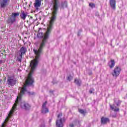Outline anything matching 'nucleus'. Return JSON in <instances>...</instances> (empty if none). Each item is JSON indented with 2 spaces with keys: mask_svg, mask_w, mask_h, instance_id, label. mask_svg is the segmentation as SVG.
<instances>
[{
  "mask_svg": "<svg viewBox=\"0 0 127 127\" xmlns=\"http://www.w3.org/2000/svg\"><path fill=\"white\" fill-rule=\"evenodd\" d=\"M26 52V48L23 47L20 49L19 51L18 52L16 56L17 58V61L19 62H21V60L22 59V55H23V54H25Z\"/></svg>",
  "mask_w": 127,
  "mask_h": 127,
  "instance_id": "nucleus-1",
  "label": "nucleus"
},
{
  "mask_svg": "<svg viewBox=\"0 0 127 127\" xmlns=\"http://www.w3.org/2000/svg\"><path fill=\"white\" fill-rule=\"evenodd\" d=\"M62 117V113H60L58 116V119L56 122L57 127H63V123H64V120L61 118Z\"/></svg>",
  "mask_w": 127,
  "mask_h": 127,
  "instance_id": "nucleus-2",
  "label": "nucleus"
},
{
  "mask_svg": "<svg viewBox=\"0 0 127 127\" xmlns=\"http://www.w3.org/2000/svg\"><path fill=\"white\" fill-rule=\"evenodd\" d=\"M121 67L119 66H116L114 70H113V72L112 73V75L113 77H118L119 75H120V73H121Z\"/></svg>",
  "mask_w": 127,
  "mask_h": 127,
  "instance_id": "nucleus-3",
  "label": "nucleus"
},
{
  "mask_svg": "<svg viewBox=\"0 0 127 127\" xmlns=\"http://www.w3.org/2000/svg\"><path fill=\"white\" fill-rule=\"evenodd\" d=\"M16 83V80L15 78H14V76L9 77L8 78V84L10 86H13V85H15Z\"/></svg>",
  "mask_w": 127,
  "mask_h": 127,
  "instance_id": "nucleus-4",
  "label": "nucleus"
},
{
  "mask_svg": "<svg viewBox=\"0 0 127 127\" xmlns=\"http://www.w3.org/2000/svg\"><path fill=\"white\" fill-rule=\"evenodd\" d=\"M9 0H0V6L2 8H4L6 5H8Z\"/></svg>",
  "mask_w": 127,
  "mask_h": 127,
  "instance_id": "nucleus-5",
  "label": "nucleus"
},
{
  "mask_svg": "<svg viewBox=\"0 0 127 127\" xmlns=\"http://www.w3.org/2000/svg\"><path fill=\"white\" fill-rule=\"evenodd\" d=\"M34 5L36 9L38 10L39 7H40V5H41V0H35Z\"/></svg>",
  "mask_w": 127,
  "mask_h": 127,
  "instance_id": "nucleus-6",
  "label": "nucleus"
},
{
  "mask_svg": "<svg viewBox=\"0 0 127 127\" xmlns=\"http://www.w3.org/2000/svg\"><path fill=\"white\" fill-rule=\"evenodd\" d=\"M46 104H47V102L46 101L43 104V108L42 109V114H47V113H48V112H49V110H48V108H46Z\"/></svg>",
  "mask_w": 127,
  "mask_h": 127,
  "instance_id": "nucleus-7",
  "label": "nucleus"
},
{
  "mask_svg": "<svg viewBox=\"0 0 127 127\" xmlns=\"http://www.w3.org/2000/svg\"><path fill=\"white\" fill-rule=\"evenodd\" d=\"M21 108L24 109V110H29L30 109V105L28 103H22L21 104Z\"/></svg>",
  "mask_w": 127,
  "mask_h": 127,
  "instance_id": "nucleus-8",
  "label": "nucleus"
},
{
  "mask_svg": "<svg viewBox=\"0 0 127 127\" xmlns=\"http://www.w3.org/2000/svg\"><path fill=\"white\" fill-rule=\"evenodd\" d=\"M27 14V12H24V11H22L20 15V18L21 19H23V20H25V18H26Z\"/></svg>",
  "mask_w": 127,
  "mask_h": 127,
  "instance_id": "nucleus-9",
  "label": "nucleus"
},
{
  "mask_svg": "<svg viewBox=\"0 0 127 127\" xmlns=\"http://www.w3.org/2000/svg\"><path fill=\"white\" fill-rule=\"evenodd\" d=\"M110 3L111 7L115 9L116 8V0H110Z\"/></svg>",
  "mask_w": 127,
  "mask_h": 127,
  "instance_id": "nucleus-10",
  "label": "nucleus"
},
{
  "mask_svg": "<svg viewBox=\"0 0 127 127\" xmlns=\"http://www.w3.org/2000/svg\"><path fill=\"white\" fill-rule=\"evenodd\" d=\"M109 122L110 120L107 118L102 117L101 118V123L103 125H105V124H107V123H109Z\"/></svg>",
  "mask_w": 127,
  "mask_h": 127,
  "instance_id": "nucleus-11",
  "label": "nucleus"
},
{
  "mask_svg": "<svg viewBox=\"0 0 127 127\" xmlns=\"http://www.w3.org/2000/svg\"><path fill=\"white\" fill-rule=\"evenodd\" d=\"M15 21V18H14L13 17H10L9 19L8 20V22L9 23H13Z\"/></svg>",
  "mask_w": 127,
  "mask_h": 127,
  "instance_id": "nucleus-12",
  "label": "nucleus"
},
{
  "mask_svg": "<svg viewBox=\"0 0 127 127\" xmlns=\"http://www.w3.org/2000/svg\"><path fill=\"white\" fill-rule=\"evenodd\" d=\"M109 66L110 68H113L114 66H115V61L111 60V62L109 64Z\"/></svg>",
  "mask_w": 127,
  "mask_h": 127,
  "instance_id": "nucleus-13",
  "label": "nucleus"
},
{
  "mask_svg": "<svg viewBox=\"0 0 127 127\" xmlns=\"http://www.w3.org/2000/svg\"><path fill=\"white\" fill-rule=\"evenodd\" d=\"M67 6V1H64L62 3L61 8H65Z\"/></svg>",
  "mask_w": 127,
  "mask_h": 127,
  "instance_id": "nucleus-14",
  "label": "nucleus"
},
{
  "mask_svg": "<svg viewBox=\"0 0 127 127\" xmlns=\"http://www.w3.org/2000/svg\"><path fill=\"white\" fill-rule=\"evenodd\" d=\"M19 15V13H12V17L14 18H15L17 16H18Z\"/></svg>",
  "mask_w": 127,
  "mask_h": 127,
  "instance_id": "nucleus-15",
  "label": "nucleus"
},
{
  "mask_svg": "<svg viewBox=\"0 0 127 127\" xmlns=\"http://www.w3.org/2000/svg\"><path fill=\"white\" fill-rule=\"evenodd\" d=\"M110 108L111 110H113V111H114V112H119V108H115L112 105H110Z\"/></svg>",
  "mask_w": 127,
  "mask_h": 127,
  "instance_id": "nucleus-16",
  "label": "nucleus"
},
{
  "mask_svg": "<svg viewBox=\"0 0 127 127\" xmlns=\"http://www.w3.org/2000/svg\"><path fill=\"white\" fill-rule=\"evenodd\" d=\"M74 82L75 84H77V85H80V84H81V80L80 79H75Z\"/></svg>",
  "mask_w": 127,
  "mask_h": 127,
  "instance_id": "nucleus-17",
  "label": "nucleus"
},
{
  "mask_svg": "<svg viewBox=\"0 0 127 127\" xmlns=\"http://www.w3.org/2000/svg\"><path fill=\"white\" fill-rule=\"evenodd\" d=\"M7 121H8V118H7L5 120L4 122L3 123H2V124L1 127H5V124H6V122H7Z\"/></svg>",
  "mask_w": 127,
  "mask_h": 127,
  "instance_id": "nucleus-18",
  "label": "nucleus"
},
{
  "mask_svg": "<svg viewBox=\"0 0 127 127\" xmlns=\"http://www.w3.org/2000/svg\"><path fill=\"white\" fill-rule=\"evenodd\" d=\"M78 111L79 113H80V114H82V115H85V114L86 113V111H84L82 109H79Z\"/></svg>",
  "mask_w": 127,
  "mask_h": 127,
  "instance_id": "nucleus-19",
  "label": "nucleus"
},
{
  "mask_svg": "<svg viewBox=\"0 0 127 127\" xmlns=\"http://www.w3.org/2000/svg\"><path fill=\"white\" fill-rule=\"evenodd\" d=\"M89 6H90L91 7H95V4L93 3H90Z\"/></svg>",
  "mask_w": 127,
  "mask_h": 127,
  "instance_id": "nucleus-20",
  "label": "nucleus"
},
{
  "mask_svg": "<svg viewBox=\"0 0 127 127\" xmlns=\"http://www.w3.org/2000/svg\"><path fill=\"white\" fill-rule=\"evenodd\" d=\"M94 92H95V90L94 89H90L89 90L90 94H93V93H94Z\"/></svg>",
  "mask_w": 127,
  "mask_h": 127,
  "instance_id": "nucleus-21",
  "label": "nucleus"
},
{
  "mask_svg": "<svg viewBox=\"0 0 127 127\" xmlns=\"http://www.w3.org/2000/svg\"><path fill=\"white\" fill-rule=\"evenodd\" d=\"M69 127H74V125L73 124H71L69 125Z\"/></svg>",
  "mask_w": 127,
  "mask_h": 127,
  "instance_id": "nucleus-22",
  "label": "nucleus"
},
{
  "mask_svg": "<svg viewBox=\"0 0 127 127\" xmlns=\"http://www.w3.org/2000/svg\"><path fill=\"white\" fill-rule=\"evenodd\" d=\"M1 63H2V61H0V64H1Z\"/></svg>",
  "mask_w": 127,
  "mask_h": 127,
  "instance_id": "nucleus-23",
  "label": "nucleus"
},
{
  "mask_svg": "<svg viewBox=\"0 0 127 127\" xmlns=\"http://www.w3.org/2000/svg\"><path fill=\"white\" fill-rule=\"evenodd\" d=\"M68 80H70V77H68Z\"/></svg>",
  "mask_w": 127,
  "mask_h": 127,
  "instance_id": "nucleus-24",
  "label": "nucleus"
},
{
  "mask_svg": "<svg viewBox=\"0 0 127 127\" xmlns=\"http://www.w3.org/2000/svg\"><path fill=\"white\" fill-rule=\"evenodd\" d=\"M29 95H31V94H30V93H29Z\"/></svg>",
  "mask_w": 127,
  "mask_h": 127,
  "instance_id": "nucleus-25",
  "label": "nucleus"
},
{
  "mask_svg": "<svg viewBox=\"0 0 127 127\" xmlns=\"http://www.w3.org/2000/svg\"><path fill=\"white\" fill-rule=\"evenodd\" d=\"M117 106H119V104H117Z\"/></svg>",
  "mask_w": 127,
  "mask_h": 127,
  "instance_id": "nucleus-26",
  "label": "nucleus"
}]
</instances>
